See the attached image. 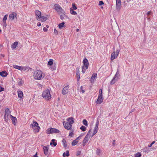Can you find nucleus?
Returning <instances> with one entry per match:
<instances>
[{"label":"nucleus","mask_w":157,"mask_h":157,"mask_svg":"<svg viewBox=\"0 0 157 157\" xmlns=\"http://www.w3.org/2000/svg\"><path fill=\"white\" fill-rule=\"evenodd\" d=\"M70 11L71 13L72 14L76 15L77 14L76 12L74 11L73 10H72V8H71L70 9Z\"/></svg>","instance_id":"nucleus-27"},{"label":"nucleus","mask_w":157,"mask_h":157,"mask_svg":"<svg viewBox=\"0 0 157 157\" xmlns=\"http://www.w3.org/2000/svg\"><path fill=\"white\" fill-rule=\"evenodd\" d=\"M63 15H61L60 16V18L61 20H63L64 18V16H65L67 18H69L67 16H66L64 13Z\"/></svg>","instance_id":"nucleus-33"},{"label":"nucleus","mask_w":157,"mask_h":157,"mask_svg":"<svg viewBox=\"0 0 157 157\" xmlns=\"http://www.w3.org/2000/svg\"><path fill=\"white\" fill-rule=\"evenodd\" d=\"M10 112L8 108L6 109L5 111V114L4 115V119L6 121H7L9 119V117H11V115L10 114Z\"/></svg>","instance_id":"nucleus-8"},{"label":"nucleus","mask_w":157,"mask_h":157,"mask_svg":"<svg viewBox=\"0 0 157 157\" xmlns=\"http://www.w3.org/2000/svg\"><path fill=\"white\" fill-rule=\"evenodd\" d=\"M91 129H90L89 130L87 134L86 135V136H90V137L91 136Z\"/></svg>","instance_id":"nucleus-40"},{"label":"nucleus","mask_w":157,"mask_h":157,"mask_svg":"<svg viewBox=\"0 0 157 157\" xmlns=\"http://www.w3.org/2000/svg\"><path fill=\"white\" fill-rule=\"evenodd\" d=\"M97 131H98V130L94 129V134H96L97 132Z\"/></svg>","instance_id":"nucleus-61"},{"label":"nucleus","mask_w":157,"mask_h":157,"mask_svg":"<svg viewBox=\"0 0 157 157\" xmlns=\"http://www.w3.org/2000/svg\"><path fill=\"white\" fill-rule=\"evenodd\" d=\"M116 4H121V0H116Z\"/></svg>","instance_id":"nucleus-46"},{"label":"nucleus","mask_w":157,"mask_h":157,"mask_svg":"<svg viewBox=\"0 0 157 157\" xmlns=\"http://www.w3.org/2000/svg\"><path fill=\"white\" fill-rule=\"evenodd\" d=\"M86 142H84L83 141V144H82V145L83 146H85V145H86Z\"/></svg>","instance_id":"nucleus-60"},{"label":"nucleus","mask_w":157,"mask_h":157,"mask_svg":"<svg viewBox=\"0 0 157 157\" xmlns=\"http://www.w3.org/2000/svg\"><path fill=\"white\" fill-rule=\"evenodd\" d=\"M48 64L50 66H52L53 64V60L52 59H50L48 62Z\"/></svg>","instance_id":"nucleus-31"},{"label":"nucleus","mask_w":157,"mask_h":157,"mask_svg":"<svg viewBox=\"0 0 157 157\" xmlns=\"http://www.w3.org/2000/svg\"><path fill=\"white\" fill-rule=\"evenodd\" d=\"M41 23L40 22H39L37 23V25L38 26H41Z\"/></svg>","instance_id":"nucleus-58"},{"label":"nucleus","mask_w":157,"mask_h":157,"mask_svg":"<svg viewBox=\"0 0 157 157\" xmlns=\"http://www.w3.org/2000/svg\"><path fill=\"white\" fill-rule=\"evenodd\" d=\"M13 67L17 69L21 70L22 68V67L18 66L17 65H15L13 66Z\"/></svg>","instance_id":"nucleus-30"},{"label":"nucleus","mask_w":157,"mask_h":157,"mask_svg":"<svg viewBox=\"0 0 157 157\" xmlns=\"http://www.w3.org/2000/svg\"><path fill=\"white\" fill-rule=\"evenodd\" d=\"M0 92L3 91L4 90V88L0 86Z\"/></svg>","instance_id":"nucleus-49"},{"label":"nucleus","mask_w":157,"mask_h":157,"mask_svg":"<svg viewBox=\"0 0 157 157\" xmlns=\"http://www.w3.org/2000/svg\"><path fill=\"white\" fill-rule=\"evenodd\" d=\"M74 122L73 117H69L67 119L66 121L63 122V124L65 128L68 130H70L72 129V124Z\"/></svg>","instance_id":"nucleus-1"},{"label":"nucleus","mask_w":157,"mask_h":157,"mask_svg":"<svg viewBox=\"0 0 157 157\" xmlns=\"http://www.w3.org/2000/svg\"><path fill=\"white\" fill-rule=\"evenodd\" d=\"M38 124L36 122L34 121L30 125V127L35 130V132H38L40 129V127L39 126H38Z\"/></svg>","instance_id":"nucleus-7"},{"label":"nucleus","mask_w":157,"mask_h":157,"mask_svg":"<svg viewBox=\"0 0 157 157\" xmlns=\"http://www.w3.org/2000/svg\"><path fill=\"white\" fill-rule=\"evenodd\" d=\"M68 86H65L63 89L62 94L63 95L66 94L68 91Z\"/></svg>","instance_id":"nucleus-10"},{"label":"nucleus","mask_w":157,"mask_h":157,"mask_svg":"<svg viewBox=\"0 0 157 157\" xmlns=\"http://www.w3.org/2000/svg\"><path fill=\"white\" fill-rule=\"evenodd\" d=\"M117 56L115 54V51H114L112 54L111 56V60H113L115 58H117Z\"/></svg>","instance_id":"nucleus-14"},{"label":"nucleus","mask_w":157,"mask_h":157,"mask_svg":"<svg viewBox=\"0 0 157 157\" xmlns=\"http://www.w3.org/2000/svg\"><path fill=\"white\" fill-rule=\"evenodd\" d=\"M56 68V66L54 64L52 65V66L51 67V70L52 71L55 70Z\"/></svg>","instance_id":"nucleus-34"},{"label":"nucleus","mask_w":157,"mask_h":157,"mask_svg":"<svg viewBox=\"0 0 157 157\" xmlns=\"http://www.w3.org/2000/svg\"><path fill=\"white\" fill-rule=\"evenodd\" d=\"M98 96H102V90L101 89L99 90Z\"/></svg>","instance_id":"nucleus-43"},{"label":"nucleus","mask_w":157,"mask_h":157,"mask_svg":"<svg viewBox=\"0 0 157 157\" xmlns=\"http://www.w3.org/2000/svg\"><path fill=\"white\" fill-rule=\"evenodd\" d=\"M82 122H83V124L84 125H85V126L87 125V121L86 120L84 119L83 120Z\"/></svg>","instance_id":"nucleus-36"},{"label":"nucleus","mask_w":157,"mask_h":157,"mask_svg":"<svg viewBox=\"0 0 157 157\" xmlns=\"http://www.w3.org/2000/svg\"><path fill=\"white\" fill-rule=\"evenodd\" d=\"M29 67H22L21 71H29Z\"/></svg>","instance_id":"nucleus-21"},{"label":"nucleus","mask_w":157,"mask_h":157,"mask_svg":"<svg viewBox=\"0 0 157 157\" xmlns=\"http://www.w3.org/2000/svg\"><path fill=\"white\" fill-rule=\"evenodd\" d=\"M116 9L119 11V10L121 7V4H116Z\"/></svg>","instance_id":"nucleus-24"},{"label":"nucleus","mask_w":157,"mask_h":157,"mask_svg":"<svg viewBox=\"0 0 157 157\" xmlns=\"http://www.w3.org/2000/svg\"><path fill=\"white\" fill-rule=\"evenodd\" d=\"M155 141H153L150 145H148V147H151L152 145L155 143Z\"/></svg>","instance_id":"nucleus-44"},{"label":"nucleus","mask_w":157,"mask_h":157,"mask_svg":"<svg viewBox=\"0 0 157 157\" xmlns=\"http://www.w3.org/2000/svg\"><path fill=\"white\" fill-rule=\"evenodd\" d=\"M42 72L41 71L37 70L35 71L34 74V78L37 80H40L43 78L42 77Z\"/></svg>","instance_id":"nucleus-4"},{"label":"nucleus","mask_w":157,"mask_h":157,"mask_svg":"<svg viewBox=\"0 0 157 157\" xmlns=\"http://www.w3.org/2000/svg\"><path fill=\"white\" fill-rule=\"evenodd\" d=\"M3 22L4 23L3 25V26H5V27H6L7 25H6V21H3Z\"/></svg>","instance_id":"nucleus-54"},{"label":"nucleus","mask_w":157,"mask_h":157,"mask_svg":"<svg viewBox=\"0 0 157 157\" xmlns=\"http://www.w3.org/2000/svg\"><path fill=\"white\" fill-rule=\"evenodd\" d=\"M78 140H76L75 139L73 140L72 142L71 145L72 146H75L78 143Z\"/></svg>","instance_id":"nucleus-28"},{"label":"nucleus","mask_w":157,"mask_h":157,"mask_svg":"<svg viewBox=\"0 0 157 157\" xmlns=\"http://www.w3.org/2000/svg\"><path fill=\"white\" fill-rule=\"evenodd\" d=\"M80 89L81 90L82 92V93H84L85 92L84 90H83V89H82V86H81V87H80Z\"/></svg>","instance_id":"nucleus-53"},{"label":"nucleus","mask_w":157,"mask_h":157,"mask_svg":"<svg viewBox=\"0 0 157 157\" xmlns=\"http://www.w3.org/2000/svg\"><path fill=\"white\" fill-rule=\"evenodd\" d=\"M63 156L64 157H65L66 155H65V152H64V153H63Z\"/></svg>","instance_id":"nucleus-64"},{"label":"nucleus","mask_w":157,"mask_h":157,"mask_svg":"<svg viewBox=\"0 0 157 157\" xmlns=\"http://www.w3.org/2000/svg\"><path fill=\"white\" fill-rule=\"evenodd\" d=\"M98 124H99V121H98L96 122V125L95 126L98 127Z\"/></svg>","instance_id":"nucleus-55"},{"label":"nucleus","mask_w":157,"mask_h":157,"mask_svg":"<svg viewBox=\"0 0 157 157\" xmlns=\"http://www.w3.org/2000/svg\"><path fill=\"white\" fill-rule=\"evenodd\" d=\"M54 33L55 35H57L58 34V31L55 29H54Z\"/></svg>","instance_id":"nucleus-52"},{"label":"nucleus","mask_w":157,"mask_h":157,"mask_svg":"<svg viewBox=\"0 0 157 157\" xmlns=\"http://www.w3.org/2000/svg\"><path fill=\"white\" fill-rule=\"evenodd\" d=\"M43 30L44 32H47L48 31V29L44 27L43 28Z\"/></svg>","instance_id":"nucleus-56"},{"label":"nucleus","mask_w":157,"mask_h":157,"mask_svg":"<svg viewBox=\"0 0 157 157\" xmlns=\"http://www.w3.org/2000/svg\"><path fill=\"white\" fill-rule=\"evenodd\" d=\"M141 156V154L140 152H137L135 155V157H140Z\"/></svg>","instance_id":"nucleus-35"},{"label":"nucleus","mask_w":157,"mask_h":157,"mask_svg":"<svg viewBox=\"0 0 157 157\" xmlns=\"http://www.w3.org/2000/svg\"><path fill=\"white\" fill-rule=\"evenodd\" d=\"M82 63L83 65L82 66V73H84L86 69H88L89 66V62L88 60L87 59L85 58L83 60Z\"/></svg>","instance_id":"nucleus-5"},{"label":"nucleus","mask_w":157,"mask_h":157,"mask_svg":"<svg viewBox=\"0 0 157 157\" xmlns=\"http://www.w3.org/2000/svg\"><path fill=\"white\" fill-rule=\"evenodd\" d=\"M81 152L80 151H78L76 153V155H79L81 154Z\"/></svg>","instance_id":"nucleus-50"},{"label":"nucleus","mask_w":157,"mask_h":157,"mask_svg":"<svg viewBox=\"0 0 157 157\" xmlns=\"http://www.w3.org/2000/svg\"><path fill=\"white\" fill-rule=\"evenodd\" d=\"M54 9L57 11L58 14L64 13L65 11L58 4H55L54 6Z\"/></svg>","instance_id":"nucleus-6"},{"label":"nucleus","mask_w":157,"mask_h":157,"mask_svg":"<svg viewBox=\"0 0 157 157\" xmlns=\"http://www.w3.org/2000/svg\"><path fill=\"white\" fill-rule=\"evenodd\" d=\"M80 76V74H76L77 81H79Z\"/></svg>","instance_id":"nucleus-41"},{"label":"nucleus","mask_w":157,"mask_h":157,"mask_svg":"<svg viewBox=\"0 0 157 157\" xmlns=\"http://www.w3.org/2000/svg\"><path fill=\"white\" fill-rule=\"evenodd\" d=\"M117 78H116L114 77L112 81H111L110 84L111 85L114 84L117 81Z\"/></svg>","instance_id":"nucleus-22"},{"label":"nucleus","mask_w":157,"mask_h":157,"mask_svg":"<svg viewBox=\"0 0 157 157\" xmlns=\"http://www.w3.org/2000/svg\"><path fill=\"white\" fill-rule=\"evenodd\" d=\"M73 131L70 133L69 134V136H70L72 137L73 136Z\"/></svg>","instance_id":"nucleus-51"},{"label":"nucleus","mask_w":157,"mask_h":157,"mask_svg":"<svg viewBox=\"0 0 157 157\" xmlns=\"http://www.w3.org/2000/svg\"><path fill=\"white\" fill-rule=\"evenodd\" d=\"M80 129L83 132H84L86 130V128L85 127L83 126H82L80 128Z\"/></svg>","instance_id":"nucleus-37"},{"label":"nucleus","mask_w":157,"mask_h":157,"mask_svg":"<svg viewBox=\"0 0 157 157\" xmlns=\"http://www.w3.org/2000/svg\"><path fill=\"white\" fill-rule=\"evenodd\" d=\"M79 69H80V68L79 67H77L76 68V74H80Z\"/></svg>","instance_id":"nucleus-42"},{"label":"nucleus","mask_w":157,"mask_h":157,"mask_svg":"<svg viewBox=\"0 0 157 157\" xmlns=\"http://www.w3.org/2000/svg\"><path fill=\"white\" fill-rule=\"evenodd\" d=\"M8 17V15H5L3 19V21H6V20H7Z\"/></svg>","instance_id":"nucleus-39"},{"label":"nucleus","mask_w":157,"mask_h":157,"mask_svg":"<svg viewBox=\"0 0 157 157\" xmlns=\"http://www.w3.org/2000/svg\"><path fill=\"white\" fill-rule=\"evenodd\" d=\"M103 98L102 96H98V99L96 101L97 103L98 104H101L103 101Z\"/></svg>","instance_id":"nucleus-11"},{"label":"nucleus","mask_w":157,"mask_h":157,"mask_svg":"<svg viewBox=\"0 0 157 157\" xmlns=\"http://www.w3.org/2000/svg\"><path fill=\"white\" fill-rule=\"evenodd\" d=\"M11 119L13 123L15 125L16 124V121H17V119L16 117H14L12 115H11Z\"/></svg>","instance_id":"nucleus-16"},{"label":"nucleus","mask_w":157,"mask_h":157,"mask_svg":"<svg viewBox=\"0 0 157 157\" xmlns=\"http://www.w3.org/2000/svg\"><path fill=\"white\" fill-rule=\"evenodd\" d=\"M44 153L45 155H47L48 154V147L44 146L43 147Z\"/></svg>","instance_id":"nucleus-13"},{"label":"nucleus","mask_w":157,"mask_h":157,"mask_svg":"<svg viewBox=\"0 0 157 157\" xmlns=\"http://www.w3.org/2000/svg\"><path fill=\"white\" fill-rule=\"evenodd\" d=\"M90 138V136H88L86 135L85 136L83 141L84 142H88L89 139Z\"/></svg>","instance_id":"nucleus-26"},{"label":"nucleus","mask_w":157,"mask_h":157,"mask_svg":"<svg viewBox=\"0 0 157 157\" xmlns=\"http://www.w3.org/2000/svg\"><path fill=\"white\" fill-rule=\"evenodd\" d=\"M151 13V11H148L147 13V15H149V14H150Z\"/></svg>","instance_id":"nucleus-62"},{"label":"nucleus","mask_w":157,"mask_h":157,"mask_svg":"<svg viewBox=\"0 0 157 157\" xmlns=\"http://www.w3.org/2000/svg\"><path fill=\"white\" fill-rule=\"evenodd\" d=\"M103 4H104V2L102 1H99V5L101 6L102 5H103Z\"/></svg>","instance_id":"nucleus-45"},{"label":"nucleus","mask_w":157,"mask_h":157,"mask_svg":"<svg viewBox=\"0 0 157 157\" xmlns=\"http://www.w3.org/2000/svg\"><path fill=\"white\" fill-rule=\"evenodd\" d=\"M8 74L6 71H2L0 72V75L3 77L7 76Z\"/></svg>","instance_id":"nucleus-18"},{"label":"nucleus","mask_w":157,"mask_h":157,"mask_svg":"<svg viewBox=\"0 0 157 157\" xmlns=\"http://www.w3.org/2000/svg\"><path fill=\"white\" fill-rule=\"evenodd\" d=\"M37 153L36 152V154L33 156V157H39L38 156H37Z\"/></svg>","instance_id":"nucleus-59"},{"label":"nucleus","mask_w":157,"mask_h":157,"mask_svg":"<svg viewBox=\"0 0 157 157\" xmlns=\"http://www.w3.org/2000/svg\"><path fill=\"white\" fill-rule=\"evenodd\" d=\"M62 142L63 143V146L64 147H67V145L66 144V141L65 140L63 139L62 141Z\"/></svg>","instance_id":"nucleus-23"},{"label":"nucleus","mask_w":157,"mask_h":157,"mask_svg":"<svg viewBox=\"0 0 157 157\" xmlns=\"http://www.w3.org/2000/svg\"><path fill=\"white\" fill-rule=\"evenodd\" d=\"M55 141V140L53 139L52 140L51 142L50 143V144L52 145L53 144L54 146H56L57 145V143L55 142L54 141Z\"/></svg>","instance_id":"nucleus-25"},{"label":"nucleus","mask_w":157,"mask_h":157,"mask_svg":"<svg viewBox=\"0 0 157 157\" xmlns=\"http://www.w3.org/2000/svg\"><path fill=\"white\" fill-rule=\"evenodd\" d=\"M119 72L117 71L116 74H115L114 77L115 78H117V79H119Z\"/></svg>","instance_id":"nucleus-32"},{"label":"nucleus","mask_w":157,"mask_h":157,"mask_svg":"<svg viewBox=\"0 0 157 157\" xmlns=\"http://www.w3.org/2000/svg\"><path fill=\"white\" fill-rule=\"evenodd\" d=\"M81 137L79 136L78 137H77L75 140H78H78H79L81 139Z\"/></svg>","instance_id":"nucleus-57"},{"label":"nucleus","mask_w":157,"mask_h":157,"mask_svg":"<svg viewBox=\"0 0 157 157\" xmlns=\"http://www.w3.org/2000/svg\"><path fill=\"white\" fill-rule=\"evenodd\" d=\"M36 18L37 20L40 21L42 22L45 21L47 20V17L41 16V12L38 10H36L35 12Z\"/></svg>","instance_id":"nucleus-2"},{"label":"nucleus","mask_w":157,"mask_h":157,"mask_svg":"<svg viewBox=\"0 0 157 157\" xmlns=\"http://www.w3.org/2000/svg\"><path fill=\"white\" fill-rule=\"evenodd\" d=\"M18 44V42H15L11 46V48L12 49H15Z\"/></svg>","instance_id":"nucleus-20"},{"label":"nucleus","mask_w":157,"mask_h":157,"mask_svg":"<svg viewBox=\"0 0 157 157\" xmlns=\"http://www.w3.org/2000/svg\"><path fill=\"white\" fill-rule=\"evenodd\" d=\"M42 96L45 100H50L51 98V95L49 90L47 89L44 91L42 93Z\"/></svg>","instance_id":"nucleus-3"},{"label":"nucleus","mask_w":157,"mask_h":157,"mask_svg":"<svg viewBox=\"0 0 157 157\" xmlns=\"http://www.w3.org/2000/svg\"><path fill=\"white\" fill-rule=\"evenodd\" d=\"M66 156H67V157H68L69 156V151H66Z\"/></svg>","instance_id":"nucleus-47"},{"label":"nucleus","mask_w":157,"mask_h":157,"mask_svg":"<svg viewBox=\"0 0 157 157\" xmlns=\"http://www.w3.org/2000/svg\"><path fill=\"white\" fill-rule=\"evenodd\" d=\"M115 140H113V145H115Z\"/></svg>","instance_id":"nucleus-63"},{"label":"nucleus","mask_w":157,"mask_h":157,"mask_svg":"<svg viewBox=\"0 0 157 157\" xmlns=\"http://www.w3.org/2000/svg\"><path fill=\"white\" fill-rule=\"evenodd\" d=\"M97 74L96 73H93L92 75V76L90 78V81L91 82H94V80L96 78Z\"/></svg>","instance_id":"nucleus-15"},{"label":"nucleus","mask_w":157,"mask_h":157,"mask_svg":"<svg viewBox=\"0 0 157 157\" xmlns=\"http://www.w3.org/2000/svg\"><path fill=\"white\" fill-rule=\"evenodd\" d=\"M65 23L64 22H63L59 24L58 26L60 29L62 28L64 26Z\"/></svg>","instance_id":"nucleus-29"},{"label":"nucleus","mask_w":157,"mask_h":157,"mask_svg":"<svg viewBox=\"0 0 157 157\" xmlns=\"http://www.w3.org/2000/svg\"><path fill=\"white\" fill-rule=\"evenodd\" d=\"M18 97L20 98H22L23 96V92L21 90H18L17 91Z\"/></svg>","instance_id":"nucleus-17"},{"label":"nucleus","mask_w":157,"mask_h":157,"mask_svg":"<svg viewBox=\"0 0 157 157\" xmlns=\"http://www.w3.org/2000/svg\"><path fill=\"white\" fill-rule=\"evenodd\" d=\"M17 14L15 13H12L9 15V17L11 21L13 20L15 17H16Z\"/></svg>","instance_id":"nucleus-12"},{"label":"nucleus","mask_w":157,"mask_h":157,"mask_svg":"<svg viewBox=\"0 0 157 157\" xmlns=\"http://www.w3.org/2000/svg\"><path fill=\"white\" fill-rule=\"evenodd\" d=\"M102 151L101 150L98 148L97 149L96 151V154L98 156H100L101 155Z\"/></svg>","instance_id":"nucleus-19"},{"label":"nucleus","mask_w":157,"mask_h":157,"mask_svg":"<svg viewBox=\"0 0 157 157\" xmlns=\"http://www.w3.org/2000/svg\"><path fill=\"white\" fill-rule=\"evenodd\" d=\"M47 133L48 134L58 133H59V130L53 128H49L46 130Z\"/></svg>","instance_id":"nucleus-9"},{"label":"nucleus","mask_w":157,"mask_h":157,"mask_svg":"<svg viewBox=\"0 0 157 157\" xmlns=\"http://www.w3.org/2000/svg\"><path fill=\"white\" fill-rule=\"evenodd\" d=\"M71 8H72V10H75L77 9V7L75 6V3H73L72 4V7Z\"/></svg>","instance_id":"nucleus-38"},{"label":"nucleus","mask_w":157,"mask_h":157,"mask_svg":"<svg viewBox=\"0 0 157 157\" xmlns=\"http://www.w3.org/2000/svg\"><path fill=\"white\" fill-rule=\"evenodd\" d=\"M119 52H120V50H117L116 51L115 54L116 55H117V56H118V55L119 53Z\"/></svg>","instance_id":"nucleus-48"}]
</instances>
